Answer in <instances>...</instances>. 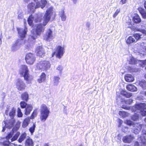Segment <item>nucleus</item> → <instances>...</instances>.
Returning <instances> with one entry per match:
<instances>
[{
	"mask_svg": "<svg viewBox=\"0 0 146 146\" xmlns=\"http://www.w3.org/2000/svg\"><path fill=\"white\" fill-rule=\"evenodd\" d=\"M146 104L145 103H140L136 104L134 106L131 108V110L134 112L133 115L131 119L133 121L138 119L139 115L141 114L143 116L146 115Z\"/></svg>",
	"mask_w": 146,
	"mask_h": 146,
	"instance_id": "obj_1",
	"label": "nucleus"
},
{
	"mask_svg": "<svg viewBox=\"0 0 146 146\" xmlns=\"http://www.w3.org/2000/svg\"><path fill=\"white\" fill-rule=\"evenodd\" d=\"M19 72L21 75L23 76L27 83L29 84L33 79V78L29 74V70L27 66L25 65L21 66L20 68Z\"/></svg>",
	"mask_w": 146,
	"mask_h": 146,
	"instance_id": "obj_2",
	"label": "nucleus"
},
{
	"mask_svg": "<svg viewBox=\"0 0 146 146\" xmlns=\"http://www.w3.org/2000/svg\"><path fill=\"white\" fill-rule=\"evenodd\" d=\"M36 2V5L35 6V3H31L29 4L28 8L31 12H34L35 9L36 8L40 7L43 9L44 7L47 3L45 0H34Z\"/></svg>",
	"mask_w": 146,
	"mask_h": 146,
	"instance_id": "obj_3",
	"label": "nucleus"
},
{
	"mask_svg": "<svg viewBox=\"0 0 146 146\" xmlns=\"http://www.w3.org/2000/svg\"><path fill=\"white\" fill-rule=\"evenodd\" d=\"M50 113V111L44 104L40 106V119L42 122H44L47 119Z\"/></svg>",
	"mask_w": 146,
	"mask_h": 146,
	"instance_id": "obj_4",
	"label": "nucleus"
},
{
	"mask_svg": "<svg viewBox=\"0 0 146 146\" xmlns=\"http://www.w3.org/2000/svg\"><path fill=\"white\" fill-rule=\"evenodd\" d=\"M50 66L51 64L49 61L44 60L41 61L37 64L36 69L42 71H46L50 68Z\"/></svg>",
	"mask_w": 146,
	"mask_h": 146,
	"instance_id": "obj_5",
	"label": "nucleus"
},
{
	"mask_svg": "<svg viewBox=\"0 0 146 146\" xmlns=\"http://www.w3.org/2000/svg\"><path fill=\"white\" fill-rule=\"evenodd\" d=\"M36 27L35 31L34 30H32L31 31V36L33 40L35 39L37 35H40L44 30V28L42 26L41 24L37 25Z\"/></svg>",
	"mask_w": 146,
	"mask_h": 146,
	"instance_id": "obj_6",
	"label": "nucleus"
},
{
	"mask_svg": "<svg viewBox=\"0 0 146 146\" xmlns=\"http://www.w3.org/2000/svg\"><path fill=\"white\" fill-rule=\"evenodd\" d=\"M146 131L143 130L142 134L138 139L139 142L136 141L134 145L135 146H145L146 145Z\"/></svg>",
	"mask_w": 146,
	"mask_h": 146,
	"instance_id": "obj_7",
	"label": "nucleus"
},
{
	"mask_svg": "<svg viewBox=\"0 0 146 146\" xmlns=\"http://www.w3.org/2000/svg\"><path fill=\"white\" fill-rule=\"evenodd\" d=\"M15 120L14 119H10L6 120L3 123V125H4V127H3L2 131L4 132L5 131V128L11 129L12 128L14 125Z\"/></svg>",
	"mask_w": 146,
	"mask_h": 146,
	"instance_id": "obj_8",
	"label": "nucleus"
},
{
	"mask_svg": "<svg viewBox=\"0 0 146 146\" xmlns=\"http://www.w3.org/2000/svg\"><path fill=\"white\" fill-rule=\"evenodd\" d=\"M24 40L22 39H18L12 44L11 50L12 51H15L18 50L20 47L23 45Z\"/></svg>",
	"mask_w": 146,
	"mask_h": 146,
	"instance_id": "obj_9",
	"label": "nucleus"
},
{
	"mask_svg": "<svg viewBox=\"0 0 146 146\" xmlns=\"http://www.w3.org/2000/svg\"><path fill=\"white\" fill-rule=\"evenodd\" d=\"M64 48L61 46H57L56 48V52H54L52 54V57L56 54V57L60 59L63 56L64 53Z\"/></svg>",
	"mask_w": 146,
	"mask_h": 146,
	"instance_id": "obj_10",
	"label": "nucleus"
},
{
	"mask_svg": "<svg viewBox=\"0 0 146 146\" xmlns=\"http://www.w3.org/2000/svg\"><path fill=\"white\" fill-rule=\"evenodd\" d=\"M52 9V7H50L47 10L44 17V21L43 22V25L44 26H46L50 20Z\"/></svg>",
	"mask_w": 146,
	"mask_h": 146,
	"instance_id": "obj_11",
	"label": "nucleus"
},
{
	"mask_svg": "<svg viewBox=\"0 0 146 146\" xmlns=\"http://www.w3.org/2000/svg\"><path fill=\"white\" fill-rule=\"evenodd\" d=\"M35 60L34 55L31 53L26 54L25 57V60L27 63L29 64H33Z\"/></svg>",
	"mask_w": 146,
	"mask_h": 146,
	"instance_id": "obj_12",
	"label": "nucleus"
},
{
	"mask_svg": "<svg viewBox=\"0 0 146 146\" xmlns=\"http://www.w3.org/2000/svg\"><path fill=\"white\" fill-rule=\"evenodd\" d=\"M138 50L141 54H144V53H142V52H146V43L141 42L138 43L137 45Z\"/></svg>",
	"mask_w": 146,
	"mask_h": 146,
	"instance_id": "obj_13",
	"label": "nucleus"
},
{
	"mask_svg": "<svg viewBox=\"0 0 146 146\" xmlns=\"http://www.w3.org/2000/svg\"><path fill=\"white\" fill-rule=\"evenodd\" d=\"M16 86L17 88L20 91L24 90L26 87V85L23 81L19 79L16 80Z\"/></svg>",
	"mask_w": 146,
	"mask_h": 146,
	"instance_id": "obj_14",
	"label": "nucleus"
},
{
	"mask_svg": "<svg viewBox=\"0 0 146 146\" xmlns=\"http://www.w3.org/2000/svg\"><path fill=\"white\" fill-rule=\"evenodd\" d=\"M18 33L20 38L23 39L25 38L27 34V28L25 27L24 28H17Z\"/></svg>",
	"mask_w": 146,
	"mask_h": 146,
	"instance_id": "obj_15",
	"label": "nucleus"
},
{
	"mask_svg": "<svg viewBox=\"0 0 146 146\" xmlns=\"http://www.w3.org/2000/svg\"><path fill=\"white\" fill-rule=\"evenodd\" d=\"M13 132H11L9 133L8 135L6 137V138L7 140L4 141L3 144L4 146H15V145L13 143L10 144L11 141H10L9 140L11 138L13 135Z\"/></svg>",
	"mask_w": 146,
	"mask_h": 146,
	"instance_id": "obj_16",
	"label": "nucleus"
},
{
	"mask_svg": "<svg viewBox=\"0 0 146 146\" xmlns=\"http://www.w3.org/2000/svg\"><path fill=\"white\" fill-rule=\"evenodd\" d=\"M15 113L16 109L14 107L8 108L5 111V113L7 115H8L9 113V115L11 117V119H14Z\"/></svg>",
	"mask_w": 146,
	"mask_h": 146,
	"instance_id": "obj_17",
	"label": "nucleus"
},
{
	"mask_svg": "<svg viewBox=\"0 0 146 146\" xmlns=\"http://www.w3.org/2000/svg\"><path fill=\"white\" fill-rule=\"evenodd\" d=\"M46 40L48 41L52 40L54 38V36L53 35L52 31L50 29H49L46 31Z\"/></svg>",
	"mask_w": 146,
	"mask_h": 146,
	"instance_id": "obj_18",
	"label": "nucleus"
},
{
	"mask_svg": "<svg viewBox=\"0 0 146 146\" xmlns=\"http://www.w3.org/2000/svg\"><path fill=\"white\" fill-rule=\"evenodd\" d=\"M36 52L37 56L42 57L45 54L44 50L42 46L37 47L36 48Z\"/></svg>",
	"mask_w": 146,
	"mask_h": 146,
	"instance_id": "obj_19",
	"label": "nucleus"
},
{
	"mask_svg": "<svg viewBox=\"0 0 146 146\" xmlns=\"http://www.w3.org/2000/svg\"><path fill=\"white\" fill-rule=\"evenodd\" d=\"M134 139L133 136L131 135H127L123 137L122 140L125 143H131Z\"/></svg>",
	"mask_w": 146,
	"mask_h": 146,
	"instance_id": "obj_20",
	"label": "nucleus"
},
{
	"mask_svg": "<svg viewBox=\"0 0 146 146\" xmlns=\"http://www.w3.org/2000/svg\"><path fill=\"white\" fill-rule=\"evenodd\" d=\"M34 19L35 21L37 22L40 21V19L38 18L36 19L35 17H33L32 15L29 17L28 19V22L29 25L31 26L33 25V22Z\"/></svg>",
	"mask_w": 146,
	"mask_h": 146,
	"instance_id": "obj_21",
	"label": "nucleus"
},
{
	"mask_svg": "<svg viewBox=\"0 0 146 146\" xmlns=\"http://www.w3.org/2000/svg\"><path fill=\"white\" fill-rule=\"evenodd\" d=\"M133 129V132L135 134L138 133L142 128V125L139 123H137Z\"/></svg>",
	"mask_w": 146,
	"mask_h": 146,
	"instance_id": "obj_22",
	"label": "nucleus"
},
{
	"mask_svg": "<svg viewBox=\"0 0 146 146\" xmlns=\"http://www.w3.org/2000/svg\"><path fill=\"white\" fill-rule=\"evenodd\" d=\"M46 75L45 73H42L37 79V82L39 83L44 82L46 80Z\"/></svg>",
	"mask_w": 146,
	"mask_h": 146,
	"instance_id": "obj_23",
	"label": "nucleus"
},
{
	"mask_svg": "<svg viewBox=\"0 0 146 146\" xmlns=\"http://www.w3.org/2000/svg\"><path fill=\"white\" fill-rule=\"evenodd\" d=\"M133 21L136 23H140L141 21V19L137 14L135 13L134 14L133 17Z\"/></svg>",
	"mask_w": 146,
	"mask_h": 146,
	"instance_id": "obj_24",
	"label": "nucleus"
},
{
	"mask_svg": "<svg viewBox=\"0 0 146 146\" xmlns=\"http://www.w3.org/2000/svg\"><path fill=\"white\" fill-rule=\"evenodd\" d=\"M60 79V77L58 76H54L52 82L53 86H57L59 84Z\"/></svg>",
	"mask_w": 146,
	"mask_h": 146,
	"instance_id": "obj_25",
	"label": "nucleus"
},
{
	"mask_svg": "<svg viewBox=\"0 0 146 146\" xmlns=\"http://www.w3.org/2000/svg\"><path fill=\"white\" fill-rule=\"evenodd\" d=\"M127 89L129 91L131 92H136L137 90V88L134 85L132 84H129L126 86Z\"/></svg>",
	"mask_w": 146,
	"mask_h": 146,
	"instance_id": "obj_26",
	"label": "nucleus"
},
{
	"mask_svg": "<svg viewBox=\"0 0 146 146\" xmlns=\"http://www.w3.org/2000/svg\"><path fill=\"white\" fill-rule=\"evenodd\" d=\"M33 108V106L30 104H28L25 109V114L28 115L30 114Z\"/></svg>",
	"mask_w": 146,
	"mask_h": 146,
	"instance_id": "obj_27",
	"label": "nucleus"
},
{
	"mask_svg": "<svg viewBox=\"0 0 146 146\" xmlns=\"http://www.w3.org/2000/svg\"><path fill=\"white\" fill-rule=\"evenodd\" d=\"M25 146H33V142L30 137L27 136L25 143Z\"/></svg>",
	"mask_w": 146,
	"mask_h": 146,
	"instance_id": "obj_28",
	"label": "nucleus"
},
{
	"mask_svg": "<svg viewBox=\"0 0 146 146\" xmlns=\"http://www.w3.org/2000/svg\"><path fill=\"white\" fill-rule=\"evenodd\" d=\"M125 80L127 82H131L134 80V78L132 75L129 74H127L125 76Z\"/></svg>",
	"mask_w": 146,
	"mask_h": 146,
	"instance_id": "obj_29",
	"label": "nucleus"
},
{
	"mask_svg": "<svg viewBox=\"0 0 146 146\" xmlns=\"http://www.w3.org/2000/svg\"><path fill=\"white\" fill-rule=\"evenodd\" d=\"M138 10L143 18L144 19H146V11L141 7L139 8Z\"/></svg>",
	"mask_w": 146,
	"mask_h": 146,
	"instance_id": "obj_30",
	"label": "nucleus"
},
{
	"mask_svg": "<svg viewBox=\"0 0 146 146\" xmlns=\"http://www.w3.org/2000/svg\"><path fill=\"white\" fill-rule=\"evenodd\" d=\"M30 121V119L29 118H27L24 119L23 122L22 124V126L25 128L27 127Z\"/></svg>",
	"mask_w": 146,
	"mask_h": 146,
	"instance_id": "obj_31",
	"label": "nucleus"
},
{
	"mask_svg": "<svg viewBox=\"0 0 146 146\" xmlns=\"http://www.w3.org/2000/svg\"><path fill=\"white\" fill-rule=\"evenodd\" d=\"M129 63L131 64H134L137 63V60L132 56H129L127 59Z\"/></svg>",
	"mask_w": 146,
	"mask_h": 146,
	"instance_id": "obj_32",
	"label": "nucleus"
},
{
	"mask_svg": "<svg viewBox=\"0 0 146 146\" xmlns=\"http://www.w3.org/2000/svg\"><path fill=\"white\" fill-rule=\"evenodd\" d=\"M126 43L128 44H130L136 42L133 36H129L126 40Z\"/></svg>",
	"mask_w": 146,
	"mask_h": 146,
	"instance_id": "obj_33",
	"label": "nucleus"
},
{
	"mask_svg": "<svg viewBox=\"0 0 146 146\" xmlns=\"http://www.w3.org/2000/svg\"><path fill=\"white\" fill-rule=\"evenodd\" d=\"M21 98L23 100L27 102L28 100L29 95L27 92H25L21 95Z\"/></svg>",
	"mask_w": 146,
	"mask_h": 146,
	"instance_id": "obj_34",
	"label": "nucleus"
},
{
	"mask_svg": "<svg viewBox=\"0 0 146 146\" xmlns=\"http://www.w3.org/2000/svg\"><path fill=\"white\" fill-rule=\"evenodd\" d=\"M59 15L62 21H65L66 20V17L64 10H61L60 11Z\"/></svg>",
	"mask_w": 146,
	"mask_h": 146,
	"instance_id": "obj_35",
	"label": "nucleus"
},
{
	"mask_svg": "<svg viewBox=\"0 0 146 146\" xmlns=\"http://www.w3.org/2000/svg\"><path fill=\"white\" fill-rule=\"evenodd\" d=\"M135 39V42L142 37V33H136L133 35Z\"/></svg>",
	"mask_w": 146,
	"mask_h": 146,
	"instance_id": "obj_36",
	"label": "nucleus"
},
{
	"mask_svg": "<svg viewBox=\"0 0 146 146\" xmlns=\"http://www.w3.org/2000/svg\"><path fill=\"white\" fill-rule=\"evenodd\" d=\"M36 127V124L35 123H33L32 126L29 128V130L30 132L31 135H33V133L35 131Z\"/></svg>",
	"mask_w": 146,
	"mask_h": 146,
	"instance_id": "obj_37",
	"label": "nucleus"
},
{
	"mask_svg": "<svg viewBox=\"0 0 146 146\" xmlns=\"http://www.w3.org/2000/svg\"><path fill=\"white\" fill-rule=\"evenodd\" d=\"M27 135V134L25 133L22 134L18 140L19 142L21 143L26 138Z\"/></svg>",
	"mask_w": 146,
	"mask_h": 146,
	"instance_id": "obj_38",
	"label": "nucleus"
},
{
	"mask_svg": "<svg viewBox=\"0 0 146 146\" xmlns=\"http://www.w3.org/2000/svg\"><path fill=\"white\" fill-rule=\"evenodd\" d=\"M139 84L143 89H146V81L143 80L140 81L139 83Z\"/></svg>",
	"mask_w": 146,
	"mask_h": 146,
	"instance_id": "obj_39",
	"label": "nucleus"
},
{
	"mask_svg": "<svg viewBox=\"0 0 146 146\" xmlns=\"http://www.w3.org/2000/svg\"><path fill=\"white\" fill-rule=\"evenodd\" d=\"M56 69L57 71L59 72V74L60 75H61L63 69V66L61 65H59L56 67Z\"/></svg>",
	"mask_w": 146,
	"mask_h": 146,
	"instance_id": "obj_40",
	"label": "nucleus"
},
{
	"mask_svg": "<svg viewBox=\"0 0 146 146\" xmlns=\"http://www.w3.org/2000/svg\"><path fill=\"white\" fill-rule=\"evenodd\" d=\"M121 94H123L126 97L129 98L132 96V94L130 93H128L126 91H123L121 92Z\"/></svg>",
	"mask_w": 146,
	"mask_h": 146,
	"instance_id": "obj_41",
	"label": "nucleus"
},
{
	"mask_svg": "<svg viewBox=\"0 0 146 146\" xmlns=\"http://www.w3.org/2000/svg\"><path fill=\"white\" fill-rule=\"evenodd\" d=\"M37 110L36 109L34 110L30 117V119H34L35 117L37 116Z\"/></svg>",
	"mask_w": 146,
	"mask_h": 146,
	"instance_id": "obj_42",
	"label": "nucleus"
},
{
	"mask_svg": "<svg viewBox=\"0 0 146 146\" xmlns=\"http://www.w3.org/2000/svg\"><path fill=\"white\" fill-rule=\"evenodd\" d=\"M119 114L120 116L123 117H126L128 115V113L124 111H120Z\"/></svg>",
	"mask_w": 146,
	"mask_h": 146,
	"instance_id": "obj_43",
	"label": "nucleus"
},
{
	"mask_svg": "<svg viewBox=\"0 0 146 146\" xmlns=\"http://www.w3.org/2000/svg\"><path fill=\"white\" fill-rule=\"evenodd\" d=\"M20 105L21 108H25L28 104L24 101H22L20 102Z\"/></svg>",
	"mask_w": 146,
	"mask_h": 146,
	"instance_id": "obj_44",
	"label": "nucleus"
},
{
	"mask_svg": "<svg viewBox=\"0 0 146 146\" xmlns=\"http://www.w3.org/2000/svg\"><path fill=\"white\" fill-rule=\"evenodd\" d=\"M19 135L20 133L19 132H17L11 139V141L16 140Z\"/></svg>",
	"mask_w": 146,
	"mask_h": 146,
	"instance_id": "obj_45",
	"label": "nucleus"
},
{
	"mask_svg": "<svg viewBox=\"0 0 146 146\" xmlns=\"http://www.w3.org/2000/svg\"><path fill=\"white\" fill-rule=\"evenodd\" d=\"M23 114L21 111V109L18 108L17 110V116L18 117H22Z\"/></svg>",
	"mask_w": 146,
	"mask_h": 146,
	"instance_id": "obj_46",
	"label": "nucleus"
},
{
	"mask_svg": "<svg viewBox=\"0 0 146 146\" xmlns=\"http://www.w3.org/2000/svg\"><path fill=\"white\" fill-rule=\"evenodd\" d=\"M24 44H25V47L26 49H27L28 50L30 49V48L31 47V46L30 43H27V42H25V41L24 40Z\"/></svg>",
	"mask_w": 146,
	"mask_h": 146,
	"instance_id": "obj_47",
	"label": "nucleus"
},
{
	"mask_svg": "<svg viewBox=\"0 0 146 146\" xmlns=\"http://www.w3.org/2000/svg\"><path fill=\"white\" fill-rule=\"evenodd\" d=\"M133 100L131 99H129L125 101V103L126 104H130L133 102Z\"/></svg>",
	"mask_w": 146,
	"mask_h": 146,
	"instance_id": "obj_48",
	"label": "nucleus"
},
{
	"mask_svg": "<svg viewBox=\"0 0 146 146\" xmlns=\"http://www.w3.org/2000/svg\"><path fill=\"white\" fill-rule=\"evenodd\" d=\"M120 9H117L113 15V17L115 18L120 12Z\"/></svg>",
	"mask_w": 146,
	"mask_h": 146,
	"instance_id": "obj_49",
	"label": "nucleus"
},
{
	"mask_svg": "<svg viewBox=\"0 0 146 146\" xmlns=\"http://www.w3.org/2000/svg\"><path fill=\"white\" fill-rule=\"evenodd\" d=\"M125 123L128 125H131L132 124L133 122L131 120H127L125 121Z\"/></svg>",
	"mask_w": 146,
	"mask_h": 146,
	"instance_id": "obj_50",
	"label": "nucleus"
},
{
	"mask_svg": "<svg viewBox=\"0 0 146 146\" xmlns=\"http://www.w3.org/2000/svg\"><path fill=\"white\" fill-rule=\"evenodd\" d=\"M138 31H140L143 34L145 35H146V31L144 29H141V30L140 29H138L137 30Z\"/></svg>",
	"mask_w": 146,
	"mask_h": 146,
	"instance_id": "obj_51",
	"label": "nucleus"
},
{
	"mask_svg": "<svg viewBox=\"0 0 146 146\" xmlns=\"http://www.w3.org/2000/svg\"><path fill=\"white\" fill-rule=\"evenodd\" d=\"M122 131L125 133L128 131V128L127 127H123L122 129Z\"/></svg>",
	"mask_w": 146,
	"mask_h": 146,
	"instance_id": "obj_52",
	"label": "nucleus"
},
{
	"mask_svg": "<svg viewBox=\"0 0 146 146\" xmlns=\"http://www.w3.org/2000/svg\"><path fill=\"white\" fill-rule=\"evenodd\" d=\"M119 122V125H118V127H120L121 126V124L123 123V121L121 119H119L118 120Z\"/></svg>",
	"mask_w": 146,
	"mask_h": 146,
	"instance_id": "obj_53",
	"label": "nucleus"
},
{
	"mask_svg": "<svg viewBox=\"0 0 146 146\" xmlns=\"http://www.w3.org/2000/svg\"><path fill=\"white\" fill-rule=\"evenodd\" d=\"M122 108L127 110H129L130 109V107L124 105L122 106Z\"/></svg>",
	"mask_w": 146,
	"mask_h": 146,
	"instance_id": "obj_54",
	"label": "nucleus"
},
{
	"mask_svg": "<svg viewBox=\"0 0 146 146\" xmlns=\"http://www.w3.org/2000/svg\"><path fill=\"white\" fill-rule=\"evenodd\" d=\"M126 0H121L120 1L121 3L123 5L126 3Z\"/></svg>",
	"mask_w": 146,
	"mask_h": 146,
	"instance_id": "obj_55",
	"label": "nucleus"
},
{
	"mask_svg": "<svg viewBox=\"0 0 146 146\" xmlns=\"http://www.w3.org/2000/svg\"><path fill=\"white\" fill-rule=\"evenodd\" d=\"M90 23L89 22H87L86 24V27L88 28H90Z\"/></svg>",
	"mask_w": 146,
	"mask_h": 146,
	"instance_id": "obj_56",
	"label": "nucleus"
},
{
	"mask_svg": "<svg viewBox=\"0 0 146 146\" xmlns=\"http://www.w3.org/2000/svg\"><path fill=\"white\" fill-rule=\"evenodd\" d=\"M142 63L143 64V65H144V66L146 65V60H145L143 61H142ZM145 68L146 69V66L145 67Z\"/></svg>",
	"mask_w": 146,
	"mask_h": 146,
	"instance_id": "obj_57",
	"label": "nucleus"
},
{
	"mask_svg": "<svg viewBox=\"0 0 146 146\" xmlns=\"http://www.w3.org/2000/svg\"><path fill=\"white\" fill-rule=\"evenodd\" d=\"M22 17V15L21 14H19L18 16V18L19 19H21Z\"/></svg>",
	"mask_w": 146,
	"mask_h": 146,
	"instance_id": "obj_58",
	"label": "nucleus"
},
{
	"mask_svg": "<svg viewBox=\"0 0 146 146\" xmlns=\"http://www.w3.org/2000/svg\"><path fill=\"white\" fill-rule=\"evenodd\" d=\"M71 0L72 1V2H73V3L74 4H76L77 3L78 0Z\"/></svg>",
	"mask_w": 146,
	"mask_h": 146,
	"instance_id": "obj_59",
	"label": "nucleus"
},
{
	"mask_svg": "<svg viewBox=\"0 0 146 146\" xmlns=\"http://www.w3.org/2000/svg\"><path fill=\"white\" fill-rule=\"evenodd\" d=\"M144 6L145 8L146 9V1L144 3Z\"/></svg>",
	"mask_w": 146,
	"mask_h": 146,
	"instance_id": "obj_60",
	"label": "nucleus"
},
{
	"mask_svg": "<svg viewBox=\"0 0 146 146\" xmlns=\"http://www.w3.org/2000/svg\"><path fill=\"white\" fill-rule=\"evenodd\" d=\"M44 146H49V145L48 143H45Z\"/></svg>",
	"mask_w": 146,
	"mask_h": 146,
	"instance_id": "obj_61",
	"label": "nucleus"
},
{
	"mask_svg": "<svg viewBox=\"0 0 146 146\" xmlns=\"http://www.w3.org/2000/svg\"><path fill=\"white\" fill-rule=\"evenodd\" d=\"M29 0H24L25 2H28Z\"/></svg>",
	"mask_w": 146,
	"mask_h": 146,
	"instance_id": "obj_62",
	"label": "nucleus"
},
{
	"mask_svg": "<svg viewBox=\"0 0 146 146\" xmlns=\"http://www.w3.org/2000/svg\"><path fill=\"white\" fill-rule=\"evenodd\" d=\"M144 94L146 96V91L144 92Z\"/></svg>",
	"mask_w": 146,
	"mask_h": 146,
	"instance_id": "obj_63",
	"label": "nucleus"
},
{
	"mask_svg": "<svg viewBox=\"0 0 146 146\" xmlns=\"http://www.w3.org/2000/svg\"><path fill=\"white\" fill-rule=\"evenodd\" d=\"M144 121L146 122V118L144 119Z\"/></svg>",
	"mask_w": 146,
	"mask_h": 146,
	"instance_id": "obj_64",
	"label": "nucleus"
}]
</instances>
